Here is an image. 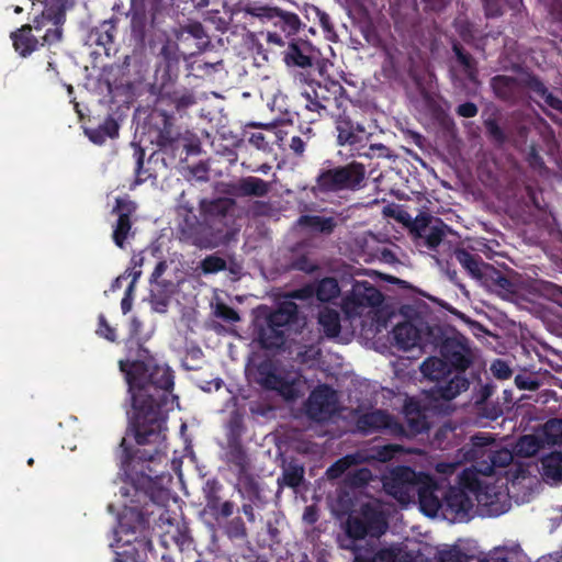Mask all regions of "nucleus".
Wrapping results in <instances>:
<instances>
[{
    "instance_id": "aec40b11",
    "label": "nucleus",
    "mask_w": 562,
    "mask_h": 562,
    "mask_svg": "<svg viewBox=\"0 0 562 562\" xmlns=\"http://www.w3.org/2000/svg\"><path fill=\"white\" fill-rule=\"evenodd\" d=\"M336 116L337 143L340 146H356L369 139L371 134L363 124L353 121L345 110Z\"/></svg>"
},
{
    "instance_id": "e433bc0d",
    "label": "nucleus",
    "mask_w": 562,
    "mask_h": 562,
    "mask_svg": "<svg viewBox=\"0 0 562 562\" xmlns=\"http://www.w3.org/2000/svg\"><path fill=\"white\" fill-rule=\"evenodd\" d=\"M342 191L336 167L322 168L315 178L313 192L329 194Z\"/></svg>"
},
{
    "instance_id": "4be33fe9",
    "label": "nucleus",
    "mask_w": 562,
    "mask_h": 562,
    "mask_svg": "<svg viewBox=\"0 0 562 562\" xmlns=\"http://www.w3.org/2000/svg\"><path fill=\"white\" fill-rule=\"evenodd\" d=\"M149 527V513L145 506L124 505L119 516L117 533L136 535L143 532Z\"/></svg>"
},
{
    "instance_id": "de8ad7c7",
    "label": "nucleus",
    "mask_w": 562,
    "mask_h": 562,
    "mask_svg": "<svg viewBox=\"0 0 562 562\" xmlns=\"http://www.w3.org/2000/svg\"><path fill=\"white\" fill-rule=\"evenodd\" d=\"M201 151V144L195 134L186 131L181 136V143L175 149L171 158L179 157L180 160L186 159L190 155H198Z\"/></svg>"
},
{
    "instance_id": "f257e3e1",
    "label": "nucleus",
    "mask_w": 562,
    "mask_h": 562,
    "mask_svg": "<svg viewBox=\"0 0 562 562\" xmlns=\"http://www.w3.org/2000/svg\"><path fill=\"white\" fill-rule=\"evenodd\" d=\"M140 326L136 318L132 321L130 336L124 342L125 358L119 360V369L127 384L133 408L128 430L138 446L153 448L133 451L122 438L117 459L125 471L134 459H156L166 439L168 413L179 407V397L173 393L175 371L144 346L138 337Z\"/></svg>"
},
{
    "instance_id": "864d4df0",
    "label": "nucleus",
    "mask_w": 562,
    "mask_h": 562,
    "mask_svg": "<svg viewBox=\"0 0 562 562\" xmlns=\"http://www.w3.org/2000/svg\"><path fill=\"white\" fill-rule=\"evenodd\" d=\"M67 0H44V15L53 25H63L66 19Z\"/></svg>"
},
{
    "instance_id": "cd10ccee",
    "label": "nucleus",
    "mask_w": 562,
    "mask_h": 562,
    "mask_svg": "<svg viewBox=\"0 0 562 562\" xmlns=\"http://www.w3.org/2000/svg\"><path fill=\"white\" fill-rule=\"evenodd\" d=\"M480 283L498 295L505 296L517 293L516 283L491 263L485 268Z\"/></svg>"
},
{
    "instance_id": "13d9d810",
    "label": "nucleus",
    "mask_w": 562,
    "mask_h": 562,
    "mask_svg": "<svg viewBox=\"0 0 562 562\" xmlns=\"http://www.w3.org/2000/svg\"><path fill=\"white\" fill-rule=\"evenodd\" d=\"M402 448L395 443H387L384 446H373L370 449L369 459L379 462H389L395 458L396 453L401 452Z\"/></svg>"
},
{
    "instance_id": "680f3d73",
    "label": "nucleus",
    "mask_w": 562,
    "mask_h": 562,
    "mask_svg": "<svg viewBox=\"0 0 562 562\" xmlns=\"http://www.w3.org/2000/svg\"><path fill=\"white\" fill-rule=\"evenodd\" d=\"M291 267L307 274H313L319 270V265L307 255L294 257Z\"/></svg>"
},
{
    "instance_id": "473e14b6",
    "label": "nucleus",
    "mask_w": 562,
    "mask_h": 562,
    "mask_svg": "<svg viewBox=\"0 0 562 562\" xmlns=\"http://www.w3.org/2000/svg\"><path fill=\"white\" fill-rule=\"evenodd\" d=\"M270 186L267 181L257 177L240 178L232 189L237 196H257L262 198L268 194Z\"/></svg>"
},
{
    "instance_id": "a878e982",
    "label": "nucleus",
    "mask_w": 562,
    "mask_h": 562,
    "mask_svg": "<svg viewBox=\"0 0 562 562\" xmlns=\"http://www.w3.org/2000/svg\"><path fill=\"white\" fill-rule=\"evenodd\" d=\"M283 60L290 67H312L314 60L312 44L302 38H291L284 52Z\"/></svg>"
},
{
    "instance_id": "f3484780",
    "label": "nucleus",
    "mask_w": 562,
    "mask_h": 562,
    "mask_svg": "<svg viewBox=\"0 0 562 562\" xmlns=\"http://www.w3.org/2000/svg\"><path fill=\"white\" fill-rule=\"evenodd\" d=\"M135 158V179L130 184V189L134 190L137 186H140L147 181L156 182L158 177L157 167L161 165V167L167 168L168 162L166 158L160 155L159 151H154L147 159L146 165L144 164L145 150L140 146L135 147L134 151Z\"/></svg>"
},
{
    "instance_id": "37998d69",
    "label": "nucleus",
    "mask_w": 562,
    "mask_h": 562,
    "mask_svg": "<svg viewBox=\"0 0 562 562\" xmlns=\"http://www.w3.org/2000/svg\"><path fill=\"white\" fill-rule=\"evenodd\" d=\"M119 128L117 122L112 116H108L98 127L87 128L86 135L93 144L102 145L108 138L117 137Z\"/></svg>"
},
{
    "instance_id": "6e6d98bb",
    "label": "nucleus",
    "mask_w": 562,
    "mask_h": 562,
    "mask_svg": "<svg viewBox=\"0 0 562 562\" xmlns=\"http://www.w3.org/2000/svg\"><path fill=\"white\" fill-rule=\"evenodd\" d=\"M404 418L407 429L404 427V434H400L398 436H416L429 429V423L424 411L415 413L414 416H406Z\"/></svg>"
},
{
    "instance_id": "39448f33",
    "label": "nucleus",
    "mask_w": 562,
    "mask_h": 562,
    "mask_svg": "<svg viewBox=\"0 0 562 562\" xmlns=\"http://www.w3.org/2000/svg\"><path fill=\"white\" fill-rule=\"evenodd\" d=\"M423 374L436 384L429 390V396L435 401H451L461 392L469 389L470 382L463 374H454L447 380L453 371L443 357H429L420 366Z\"/></svg>"
},
{
    "instance_id": "b1692460",
    "label": "nucleus",
    "mask_w": 562,
    "mask_h": 562,
    "mask_svg": "<svg viewBox=\"0 0 562 562\" xmlns=\"http://www.w3.org/2000/svg\"><path fill=\"white\" fill-rule=\"evenodd\" d=\"M393 336L396 346L404 351L415 347L424 349L429 345V341H427V330L423 333L422 329L411 322L397 324L393 329Z\"/></svg>"
},
{
    "instance_id": "3c124183",
    "label": "nucleus",
    "mask_w": 562,
    "mask_h": 562,
    "mask_svg": "<svg viewBox=\"0 0 562 562\" xmlns=\"http://www.w3.org/2000/svg\"><path fill=\"white\" fill-rule=\"evenodd\" d=\"M514 456L512 451L505 447H501L494 440L493 457L490 460V464L484 467L485 475H492L496 468H505L512 463Z\"/></svg>"
},
{
    "instance_id": "7c9ffc66",
    "label": "nucleus",
    "mask_w": 562,
    "mask_h": 562,
    "mask_svg": "<svg viewBox=\"0 0 562 562\" xmlns=\"http://www.w3.org/2000/svg\"><path fill=\"white\" fill-rule=\"evenodd\" d=\"M527 85L530 86V99L537 102L541 108L542 105L539 100L543 101L548 108L562 113V99L554 95L540 77L535 75V78H530V80L527 81Z\"/></svg>"
},
{
    "instance_id": "4c0bfd02",
    "label": "nucleus",
    "mask_w": 562,
    "mask_h": 562,
    "mask_svg": "<svg viewBox=\"0 0 562 562\" xmlns=\"http://www.w3.org/2000/svg\"><path fill=\"white\" fill-rule=\"evenodd\" d=\"M451 48L467 79L473 83L477 82L479 67L476 59L458 41L452 42Z\"/></svg>"
},
{
    "instance_id": "09e8293b",
    "label": "nucleus",
    "mask_w": 562,
    "mask_h": 562,
    "mask_svg": "<svg viewBox=\"0 0 562 562\" xmlns=\"http://www.w3.org/2000/svg\"><path fill=\"white\" fill-rule=\"evenodd\" d=\"M542 475L555 481L562 480V452L554 451L541 459Z\"/></svg>"
},
{
    "instance_id": "f03ea898",
    "label": "nucleus",
    "mask_w": 562,
    "mask_h": 562,
    "mask_svg": "<svg viewBox=\"0 0 562 562\" xmlns=\"http://www.w3.org/2000/svg\"><path fill=\"white\" fill-rule=\"evenodd\" d=\"M409 233L415 246L425 248L438 263L452 257L454 245L448 239L451 228L441 218L422 213L411 223Z\"/></svg>"
},
{
    "instance_id": "8fccbe9b",
    "label": "nucleus",
    "mask_w": 562,
    "mask_h": 562,
    "mask_svg": "<svg viewBox=\"0 0 562 562\" xmlns=\"http://www.w3.org/2000/svg\"><path fill=\"white\" fill-rule=\"evenodd\" d=\"M304 467L296 463L290 462L288 467L283 469L282 476L278 479L280 486H288L291 488L299 487L304 481Z\"/></svg>"
},
{
    "instance_id": "bb28decb",
    "label": "nucleus",
    "mask_w": 562,
    "mask_h": 562,
    "mask_svg": "<svg viewBox=\"0 0 562 562\" xmlns=\"http://www.w3.org/2000/svg\"><path fill=\"white\" fill-rule=\"evenodd\" d=\"M335 167L344 191H358L363 188L367 176L363 164L352 160Z\"/></svg>"
},
{
    "instance_id": "052dcab7",
    "label": "nucleus",
    "mask_w": 562,
    "mask_h": 562,
    "mask_svg": "<svg viewBox=\"0 0 562 562\" xmlns=\"http://www.w3.org/2000/svg\"><path fill=\"white\" fill-rule=\"evenodd\" d=\"M200 268L204 274H213L226 270V260L217 255H209L201 262Z\"/></svg>"
},
{
    "instance_id": "f704fd0d",
    "label": "nucleus",
    "mask_w": 562,
    "mask_h": 562,
    "mask_svg": "<svg viewBox=\"0 0 562 562\" xmlns=\"http://www.w3.org/2000/svg\"><path fill=\"white\" fill-rule=\"evenodd\" d=\"M314 88L304 90L300 95V109L296 114L304 121L313 123L318 121L322 116L326 115L325 111L321 110V102L314 98Z\"/></svg>"
},
{
    "instance_id": "2eb2a0df",
    "label": "nucleus",
    "mask_w": 562,
    "mask_h": 562,
    "mask_svg": "<svg viewBox=\"0 0 562 562\" xmlns=\"http://www.w3.org/2000/svg\"><path fill=\"white\" fill-rule=\"evenodd\" d=\"M446 490L430 475L423 473L418 479L416 494L418 495L419 509L428 517H436L442 510Z\"/></svg>"
},
{
    "instance_id": "0eeeda50",
    "label": "nucleus",
    "mask_w": 562,
    "mask_h": 562,
    "mask_svg": "<svg viewBox=\"0 0 562 562\" xmlns=\"http://www.w3.org/2000/svg\"><path fill=\"white\" fill-rule=\"evenodd\" d=\"M244 12L254 18H258L261 22H270L286 37L299 32L302 22L294 12L282 10L278 7L262 5L258 3H248L244 8Z\"/></svg>"
},
{
    "instance_id": "9b49d317",
    "label": "nucleus",
    "mask_w": 562,
    "mask_h": 562,
    "mask_svg": "<svg viewBox=\"0 0 562 562\" xmlns=\"http://www.w3.org/2000/svg\"><path fill=\"white\" fill-rule=\"evenodd\" d=\"M422 472H416L409 467H398L391 472V476L385 480L384 488L402 504L411 502V497L416 492L418 479Z\"/></svg>"
},
{
    "instance_id": "9d476101",
    "label": "nucleus",
    "mask_w": 562,
    "mask_h": 562,
    "mask_svg": "<svg viewBox=\"0 0 562 562\" xmlns=\"http://www.w3.org/2000/svg\"><path fill=\"white\" fill-rule=\"evenodd\" d=\"M381 291L369 281H356L350 294L344 299V310L350 316H360L364 308H374L382 304Z\"/></svg>"
},
{
    "instance_id": "e2e57ef3",
    "label": "nucleus",
    "mask_w": 562,
    "mask_h": 562,
    "mask_svg": "<svg viewBox=\"0 0 562 562\" xmlns=\"http://www.w3.org/2000/svg\"><path fill=\"white\" fill-rule=\"evenodd\" d=\"M222 490L223 485L216 479L206 481L204 486V495L207 509L210 508V506H215L216 503L222 498Z\"/></svg>"
},
{
    "instance_id": "c85d7f7f",
    "label": "nucleus",
    "mask_w": 562,
    "mask_h": 562,
    "mask_svg": "<svg viewBox=\"0 0 562 562\" xmlns=\"http://www.w3.org/2000/svg\"><path fill=\"white\" fill-rule=\"evenodd\" d=\"M452 256L468 272V274L471 278L477 280L479 282L481 281L483 273L485 272V268H487L490 265L487 262H484L480 255L473 254L470 250L459 246H453Z\"/></svg>"
},
{
    "instance_id": "c756f323",
    "label": "nucleus",
    "mask_w": 562,
    "mask_h": 562,
    "mask_svg": "<svg viewBox=\"0 0 562 562\" xmlns=\"http://www.w3.org/2000/svg\"><path fill=\"white\" fill-rule=\"evenodd\" d=\"M204 225L195 215H188L179 226L181 239L200 248L211 246L210 239L204 235Z\"/></svg>"
},
{
    "instance_id": "a211bd4d",
    "label": "nucleus",
    "mask_w": 562,
    "mask_h": 562,
    "mask_svg": "<svg viewBox=\"0 0 562 562\" xmlns=\"http://www.w3.org/2000/svg\"><path fill=\"white\" fill-rule=\"evenodd\" d=\"M314 98L321 102V110L326 115L336 116L341 110H345L349 101L347 92L342 85L338 81H330L327 85H318L314 88Z\"/></svg>"
},
{
    "instance_id": "ddd939ff",
    "label": "nucleus",
    "mask_w": 562,
    "mask_h": 562,
    "mask_svg": "<svg viewBox=\"0 0 562 562\" xmlns=\"http://www.w3.org/2000/svg\"><path fill=\"white\" fill-rule=\"evenodd\" d=\"M336 391L328 384H321L311 392L305 403L306 415L312 420L324 422L336 412Z\"/></svg>"
},
{
    "instance_id": "20e7f679",
    "label": "nucleus",
    "mask_w": 562,
    "mask_h": 562,
    "mask_svg": "<svg viewBox=\"0 0 562 562\" xmlns=\"http://www.w3.org/2000/svg\"><path fill=\"white\" fill-rule=\"evenodd\" d=\"M344 528L345 536L339 539L340 547L351 550L355 555L356 550L362 548L356 542L367 537L380 538L387 529V521L380 506L364 503L356 515L348 516Z\"/></svg>"
},
{
    "instance_id": "79ce46f5",
    "label": "nucleus",
    "mask_w": 562,
    "mask_h": 562,
    "mask_svg": "<svg viewBox=\"0 0 562 562\" xmlns=\"http://www.w3.org/2000/svg\"><path fill=\"white\" fill-rule=\"evenodd\" d=\"M297 225L303 228H308L313 233L330 235L335 231L337 222L331 216L326 217L305 214L299 217Z\"/></svg>"
},
{
    "instance_id": "774afa93",
    "label": "nucleus",
    "mask_w": 562,
    "mask_h": 562,
    "mask_svg": "<svg viewBox=\"0 0 562 562\" xmlns=\"http://www.w3.org/2000/svg\"><path fill=\"white\" fill-rule=\"evenodd\" d=\"M438 562H468V555L459 548L452 547L439 552Z\"/></svg>"
},
{
    "instance_id": "f8f14e48",
    "label": "nucleus",
    "mask_w": 562,
    "mask_h": 562,
    "mask_svg": "<svg viewBox=\"0 0 562 562\" xmlns=\"http://www.w3.org/2000/svg\"><path fill=\"white\" fill-rule=\"evenodd\" d=\"M474 503L472 496L463 488L449 486L443 495L441 515L445 519L456 521H468L471 518Z\"/></svg>"
},
{
    "instance_id": "69168bd1",
    "label": "nucleus",
    "mask_w": 562,
    "mask_h": 562,
    "mask_svg": "<svg viewBox=\"0 0 562 562\" xmlns=\"http://www.w3.org/2000/svg\"><path fill=\"white\" fill-rule=\"evenodd\" d=\"M243 488L249 502L259 503L262 501V493L259 483L252 476H247L245 479Z\"/></svg>"
},
{
    "instance_id": "a19ab883",
    "label": "nucleus",
    "mask_w": 562,
    "mask_h": 562,
    "mask_svg": "<svg viewBox=\"0 0 562 562\" xmlns=\"http://www.w3.org/2000/svg\"><path fill=\"white\" fill-rule=\"evenodd\" d=\"M459 488H463L471 496L474 495L480 504L492 506L493 502L488 501V493H483L482 482L475 473L464 470L459 476Z\"/></svg>"
},
{
    "instance_id": "412c9836",
    "label": "nucleus",
    "mask_w": 562,
    "mask_h": 562,
    "mask_svg": "<svg viewBox=\"0 0 562 562\" xmlns=\"http://www.w3.org/2000/svg\"><path fill=\"white\" fill-rule=\"evenodd\" d=\"M235 201L232 199L220 198L212 201H203L201 203V213L207 225L222 233V227L217 225L228 226L232 220L229 212L233 210Z\"/></svg>"
},
{
    "instance_id": "a18cd8bd",
    "label": "nucleus",
    "mask_w": 562,
    "mask_h": 562,
    "mask_svg": "<svg viewBox=\"0 0 562 562\" xmlns=\"http://www.w3.org/2000/svg\"><path fill=\"white\" fill-rule=\"evenodd\" d=\"M246 432L245 416L238 409L231 412L225 426L226 443L243 442Z\"/></svg>"
},
{
    "instance_id": "423d86ee",
    "label": "nucleus",
    "mask_w": 562,
    "mask_h": 562,
    "mask_svg": "<svg viewBox=\"0 0 562 562\" xmlns=\"http://www.w3.org/2000/svg\"><path fill=\"white\" fill-rule=\"evenodd\" d=\"M299 306L284 300L267 316V326L260 330V341L267 349L280 348L285 344L290 327L297 322Z\"/></svg>"
},
{
    "instance_id": "603ef678",
    "label": "nucleus",
    "mask_w": 562,
    "mask_h": 562,
    "mask_svg": "<svg viewBox=\"0 0 562 562\" xmlns=\"http://www.w3.org/2000/svg\"><path fill=\"white\" fill-rule=\"evenodd\" d=\"M340 294V288L335 278L326 277L323 278L315 285V296L321 302H330L338 297Z\"/></svg>"
},
{
    "instance_id": "4468645a",
    "label": "nucleus",
    "mask_w": 562,
    "mask_h": 562,
    "mask_svg": "<svg viewBox=\"0 0 562 562\" xmlns=\"http://www.w3.org/2000/svg\"><path fill=\"white\" fill-rule=\"evenodd\" d=\"M137 205L128 198H116L112 214L117 216L116 223L113 225L112 239L121 249L125 247L128 238H133L135 233L132 231V216L135 214Z\"/></svg>"
},
{
    "instance_id": "dca6fc26",
    "label": "nucleus",
    "mask_w": 562,
    "mask_h": 562,
    "mask_svg": "<svg viewBox=\"0 0 562 562\" xmlns=\"http://www.w3.org/2000/svg\"><path fill=\"white\" fill-rule=\"evenodd\" d=\"M494 439L486 434H477L471 437L469 443L464 445L460 452L462 458L473 463L475 472L485 475L484 467L490 464L493 457Z\"/></svg>"
},
{
    "instance_id": "c9c22d12",
    "label": "nucleus",
    "mask_w": 562,
    "mask_h": 562,
    "mask_svg": "<svg viewBox=\"0 0 562 562\" xmlns=\"http://www.w3.org/2000/svg\"><path fill=\"white\" fill-rule=\"evenodd\" d=\"M225 460L239 475H244L250 468L247 449L243 442L226 443Z\"/></svg>"
},
{
    "instance_id": "0e129e2a",
    "label": "nucleus",
    "mask_w": 562,
    "mask_h": 562,
    "mask_svg": "<svg viewBox=\"0 0 562 562\" xmlns=\"http://www.w3.org/2000/svg\"><path fill=\"white\" fill-rule=\"evenodd\" d=\"M235 507L233 501H222L221 498L215 506H210L209 512L216 520L227 519L234 514Z\"/></svg>"
},
{
    "instance_id": "c03bdc74",
    "label": "nucleus",
    "mask_w": 562,
    "mask_h": 562,
    "mask_svg": "<svg viewBox=\"0 0 562 562\" xmlns=\"http://www.w3.org/2000/svg\"><path fill=\"white\" fill-rule=\"evenodd\" d=\"M158 58L161 59L160 65L157 69L164 70L162 77H168L170 79L171 72L178 69L179 65V56H178V45L170 41H167L160 48L158 54Z\"/></svg>"
},
{
    "instance_id": "338daca9",
    "label": "nucleus",
    "mask_w": 562,
    "mask_h": 562,
    "mask_svg": "<svg viewBox=\"0 0 562 562\" xmlns=\"http://www.w3.org/2000/svg\"><path fill=\"white\" fill-rule=\"evenodd\" d=\"M484 127L487 136L497 144H504L506 135L503 128L498 125L496 119L488 117L484 121Z\"/></svg>"
},
{
    "instance_id": "2f4dec72",
    "label": "nucleus",
    "mask_w": 562,
    "mask_h": 562,
    "mask_svg": "<svg viewBox=\"0 0 562 562\" xmlns=\"http://www.w3.org/2000/svg\"><path fill=\"white\" fill-rule=\"evenodd\" d=\"M15 52L23 58L29 57L40 45L38 40L32 34V25L24 24L10 35Z\"/></svg>"
},
{
    "instance_id": "7ed1b4c3",
    "label": "nucleus",
    "mask_w": 562,
    "mask_h": 562,
    "mask_svg": "<svg viewBox=\"0 0 562 562\" xmlns=\"http://www.w3.org/2000/svg\"><path fill=\"white\" fill-rule=\"evenodd\" d=\"M427 341L439 350L456 374L464 373L472 366L474 355L470 340L456 329L427 325Z\"/></svg>"
},
{
    "instance_id": "6e6552de",
    "label": "nucleus",
    "mask_w": 562,
    "mask_h": 562,
    "mask_svg": "<svg viewBox=\"0 0 562 562\" xmlns=\"http://www.w3.org/2000/svg\"><path fill=\"white\" fill-rule=\"evenodd\" d=\"M530 78H535V74L528 70H521L518 77L496 75L491 79V88L499 100L519 103L530 93V86L527 85Z\"/></svg>"
},
{
    "instance_id": "ea45409f",
    "label": "nucleus",
    "mask_w": 562,
    "mask_h": 562,
    "mask_svg": "<svg viewBox=\"0 0 562 562\" xmlns=\"http://www.w3.org/2000/svg\"><path fill=\"white\" fill-rule=\"evenodd\" d=\"M147 14L144 5H131V37L137 46L145 45L147 36Z\"/></svg>"
},
{
    "instance_id": "58836bf2",
    "label": "nucleus",
    "mask_w": 562,
    "mask_h": 562,
    "mask_svg": "<svg viewBox=\"0 0 562 562\" xmlns=\"http://www.w3.org/2000/svg\"><path fill=\"white\" fill-rule=\"evenodd\" d=\"M116 22L117 19L112 18L102 21L98 26L91 29L89 33L90 41H92L97 46H101L108 50L114 43L116 34Z\"/></svg>"
},
{
    "instance_id": "6ab92c4d",
    "label": "nucleus",
    "mask_w": 562,
    "mask_h": 562,
    "mask_svg": "<svg viewBox=\"0 0 562 562\" xmlns=\"http://www.w3.org/2000/svg\"><path fill=\"white\" fill-rule=\"evenodd\" d=\"M357 428L364 435H370L379 430H389L392 435L404 434V425L382 409H375L360 415L357 419Z\"/></svg>"
},
{
    "instance_id": "72a5a7b5",
    "label": "nucleus",
    "mask_w": 562,
    "mask_h": 562,
    "mask_svg": "<svg viewBox=\"0 0 562 562\" xmlns=\"http://www.w3.org/2000/svg\"><path fill=\"white\" fill-rule=\"evenodd\" d=\"M159 519L169 525L168 529L165 531V538H170L180 550H183L191 544L192 538L190 537V530L187 522L177 521L176 518L165 517L164 514Z\"/></svg>"
},
{
    "instance_id": "5701e85b",
    "label": "nucleus",
    "mask_w": 562,
    "mask_h": 562,
    "mask_svg": "<svg viewBox=\"0 0 562 562\" xmlns=\"http://www.w3.org/2000/svg\"><path fill=\"white\" fill-rule=\"evenodd\" d=\"M353 562H413L409 553L396 548H382L375 550L374 546H367L356 550Z\"/></svg>"
},
{
    "instance_id": "4d7b16f0",
    "label": "nucleus",
    "mask_w": 562,
    "mask_h": 562,
    "mask_svg": "<svg viewBox=\"0 0 562 562\" xmlns=\"http://www.w3.org/2000/svg\"><path fill=\"white\" fill-rule=\"evenodd\" d=\"M358 463L356 454H347L334 462L327 470L326 475L329 480L341 477L352 465Z\"/></svg>"
},
{
    "instance_id": "1a4fd4ad",
    "label": "nucleus",
    "mask_w": 562,
    "mask_h": 562,
    "mask_svg": "<svg viewBox=\"0 0 562 562\" xmlns=\"http://www.w3.org/2000/svg\"><path fill=\"white\" fill-rule=\"evenodd\" d=\"M255 382L266 391H274L286 401L299 397L295 382L277 372V368L270 361H262L256 368Z\"/></svg>"
},
{
    "instance_id": "5fc2aeb1",
    "label": "nucleus",
    "mask_w": 562,
    "mask_h": 562,
    "mask_svg": "<svg viewBox=\"0 0 562 562\" xmlns=\"http://www.w3.org/2000/svg\"><path fill=\"white\" fill-rule=\"evenodd\" d=\"M372 472L368 468H360L346 473L344 477L345 486L356 490L366 487L372 481Z\"/></svg>"
},
{
    "instance_id": "49530a36",
    "label": "nucleus",
    "mask_w": 562,
    "mask_h": 562,
    "mask_svg": "<svg viewBox=\"0 0 562 562\" xmlns=\"http://www.w3.org/2000/svg\"><path fill=\"white\" fill-rule=\"evenodd\" d=\"M318 324L328 338H335L339 335L341 325L339 313L329 307H325L318 313Z\"/></svg>"
},
{
    "instance_id": "393cba45",
    "label": "nucleus",
    "mask_w": 562,
    "mask_h": 562,
    "mask_svg": "<svg viewBox=\"0 0 562 562\" xmlns=\"http://www.w3.org/2000/svg\"><path fill=\"white\" fill-rule=\"evenodd\" d=\"M161 117L162 126L158 130L156 144L159 147V153L172 156L176 147L181 143V133L173 124L172 115H169L165 111L159 112Z\"/></svg>"
},
{
    "instance_id": "bf43d9fd",
    "label": "nucleus",
    "mask_w": 562,
    "mask_h": 562,
    "mask_svg": "<svg viewBox=\"0 0 562 562\" xmlns=\"http://www.w3.org/2000/svg\"><path fill=\"white\" fill-rule=\"evenodd\" d=\"M225 535L229 539L243 540V539L247 538V536H248L247 527H246L243 518L239 516H236V517L232 518L231 520H228L225 525Z\"/></svg>"
}]
</instances>
